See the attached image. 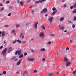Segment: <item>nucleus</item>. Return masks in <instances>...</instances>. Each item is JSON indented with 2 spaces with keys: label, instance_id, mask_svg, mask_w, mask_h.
Segmentation results:
<instances>
[{
  "label": "nucleus",
  "instance_id": "nucleus-37",
  "mask_svg": "<svg viewBox=\"0 0 76 76\" xmlns=\"http://www.w3.org/2000/svg\"><path fill=\"white\" fill-rule=\"evenodd\" d=\"M73 74H75L76 73V70L74 71L73 72Z\"/></svg>",
  "mask_w": 76,
  "mask_h": 76
},
{
  "label": "nucleus",
  "instance_id": "nucleus-52",
  "mask_svg": "<svg viewBox=\"0 0 76 76\" xmlns=\"http://www.w3.org/2000/svg\"><path fill=\"white\" fill-rule=\"evenodd\" d=\"M27 1L28 2V3H29L30 1H31V0H27Z\"/></svg>",
  "mask_w": 76,
  "mask_h": 76
},
{
  "label": "nucleus",
  "instance_id": "nucleus-8",
  "mask_svg": "<svg viewBox=\"0 0 76 76\" xmlns=\"http://www.w3.org/2000/svg\"><path fill=\"white\" fill-rule=\"evenodd\" d=\"M64 62H66V61H68V59H67V58L66 57H65L64 58Z\"/></svg>",
  "mask_w": 76,
  "mask_h": 76
},
{
  "label": "nucleus",
  "instance_id": "nucleus-12",
  "mask_svg": "<svg viewBox=\"0 0 76 76\" xmlns=\"http://www.w3.org/2000/svg\"><path fill=\"white\" fill-rule=\"evenodd\" d=\"M71 64V63H70V62H66V66H68Z\"/></svg>",
  "mask_w": 76,
  "mask_h": 76
},
{
  "label": "nucleus",
  "instance_id": "nucleus-25",
  "mask_svg": "<svg viewBox=\"0 0 76 76\" xmlns=\"http://www.w3.org/2000/svg\"><path fill=\"white\" fill-rule=\"evenodd\" d=\"M4 27L5 28H7L9 27V25H5L4 26Z\"/></svg>",
  "mask_w": 76,
  "mask_h": 76
},
{
  "label": "nucleus",
  "instance_id": "nucleus-22",
  "mask_svg": "<svg viewBox=\"0 0 76 76\" xmlns=\"http://www.w3.org/2000/svg\"><path fill=\"white\" fill-rule=\"evenodd\" d=\"M20 25L19 24L16 25V28H19V27H20Z\"/></svg>",
  "mask_w": 76,
  "mask_h": 76
},
{
  "label": "nucleus",
  "instance_id": "nucleus-49",
  "mask_svg": "<svg viewBox=\"0 0 76 76\" xmlns=\"http://www.w3.org/2000/svg\"><path fill=\"white\" fill-rule=\"evenodd\" d=\"M66 6H67V5L66 4H64V7H66Z\"/></svg>",
  "mask_w": 76,
  "mask_h": 76
},
{
  "label": "nucleus",
  "instance_id": "nucleus-27",
  "mask_svg": "<svg viewBox=\"0 0 76 76\" xmlns=\"http://www.w3.org/2000/svg\"><path fill=\"white\" fill-rule=\"evenodd\" d=\"M64 20V18L62 17L60 19V21H62V20Z\"/></svg>",
  "mask_w": 76,
  "mask_h": 76
},
{
  "label": "nucleus",
  "instance_id": "nucleus-32",
  "mask_svg": "<svg viewBox=\"0 0 76 76\" xmlns=\"http://www.w3.org/2000/svg\"><path fill=\"white\" fill-rule=\"evenodd\" d=\"M76 20V18L75 16H74L73 20L74 21H75Z\"/></svg>",
  "mask_w": 76,
  "mask_h": 76
},
{
  "label": "nucleus",
  "instance_id": "nucleus-64",
  "mask_svg": "<svg viewBox=\"0 0 76 76\" xmlns=\"http://www.w3.org/2000/svg\"><path fill=\"white\" fill-rule=\"evenodd\" d=\"M14 35H15L16 36V33H15V32L14 33Z\"/></svg>",
  "mask_w": 76,
  "mask_h": 76
},
{
  "label": "nucleus",
  "instance_id": "nucleus-63",
  "mask_svg": "<svg viewBox=\"0 0 76 76\" xmlns=\"http://www.w3.org/2000/svg\"><path fill=\"white\" fill-rule=\"evenodd\" d=\"M64 32H67V30H65L64 31Z\"/></svg>",
  "mask_w": 76,
  "mask_h": 76
},
{
  "label": "nucleus",
  "instance_id": "nucleus-43",
  "mask_svg": "<svg viewBox=\"0 0 76 76\" xmlns=\"http://www.w3.org/2000/svg\"><path fill=\"white\" fill-rule=\"evenodd\" d=\"M3 47V46L2 45L0 47V50H1Z\"/></svg>",
  "mask_w": 76,
  "mask_h": 76
},
{
  "label": "nucleus",
  "instance_id": "nucleus-46",
  "mask_svg": "<svg viewBox=\"0 0 76 76\" xmlns=\"http://www.w3.org/2000/svg\"><path fill=\"white\" fill-rule=\"evenodd\" d=\"M51 36V37H54V36H55V35H54V34H51L50 35Z\"/></svg>",
  "mask_w": 76,
  "mask_h": 76
},
{
  "label": "nucleus",
  "instance_id": "nucleus-57",
  "mask_svg": "<svg viewBox=\"0 0 76 76\" xmlns=\"http://www.w3.org/2000/svg\"><path fill=\"white\" fill-rule=\"evenodd\" d=\"M69 50V48H66V50Z\"/></svg>",
  "mask_w": 76,
  "mask_h": 76
},
{
  "label": "nucleus",
  "instance_id": "nucleus-16",
  "mask_svg": "<svg viewBox=\"0 0 76 76\" xmlns=\"http://www.w3.org/2000/svg\"><path fill=\"white\" fill-rule=\"evenodd\" d=\"M23 2L21 1V2H20V4H21L20 6H23Z\"/></svg>",
  "mask_w": 76,
  "mask_h": 76
},
{
  "label": "nucleus",
  "instance_id": "nucleus-42",
  "mask_svg": "<svg viewBox=\"0 0 76 76\" xmlns=\"http://www.w3.org/2000/svg\"><path fill=\"white\" fill-rule=\"evenodd\" d=\"M75 27V25L74 24L72 25V28H74Z\"/></svg>",
  "mask_w": 76,
  "mask_h": 76
},
{
  "label": "nucleus",
  "instance_id": "nucleus-30",
  "mask_svg": "<svg viewBox=\"0 0 76 76\" xmlns=\"http://www.w3.org/2000/svg\"><path fill=\"white\" fill-rule=\"evenodd\" d=\"M52 10L53 11H55V10H56V8L54 7L52 8Z\"/></svg>",
  "mask_w": 76,
  "mask_h": 76
},
{
  "label": "nucleus",
  "instance_id": "nucleus-4",
  "mask_svg": "<svg viewBox=\"0 0 76 76\" xmlns=\"http://www.w3.org/2000/svg\"><path fill=\"white\" fill-rule=\"evenodd\" d=\"M41 12V13H46V12H47V9L46 8H44Z\"/></svg>",
  "mask_w": 76,
  "mask_h": 76
},
{
  "label": "nucleus",
  "instance_id": "nucleus-36",
  "mask_svg": "<svg viewBox=\"0 0 76 76\" xmlns=\"http://www.w3.org/2000/svg\"><path fill=\"white\" fill-rule=\"evenodd\" d=\"M3 74H4V75H5V74H6V71L3 72Z\"/></svg>",
  "mask_w": 76,
  "mask_h": 76
},
{
  "label": "nucleus",
  "instance_id": "nucleus-9",
  "mask_svg": "<svg viewBox=\"0 0 76 76\" xmlns=\"http://www.w3.org/2000/svg\"><path fill=\"white\" fill-rule=\"evenodd\" d=\"M38 24V22H37L34 25V28L36 29L37 28V25Z\"/></svg>",
  "mask_w": 76,
  "mask_h": 76
},
{
  "label": "nucleus",
  "instance_id": "nucleus-41",
  "mask_svg": "<svg viewBox=\"0 0 76 76\" xmlns=\"http://www.w3.org/2000/svg\"><path fill=\"white\" fill-rule=\"evenodd\" d=\"M17 42V40H15L14 42H13V44H15V43H16V42Z\"/></svg>",
  "mask_w": 76,
  "mask_h": 76
},
{
  "label": "nucleus",
  "instance_id": "nucleus-38",
  "mask_svg": "<svg viewBox=\"0 0 76 76\" xmlns=\"http://www.w3.org/2000/svg\"><path fill=\"white\" fill-rule=\"evenodd\" d=\"M31 50L32 53H34V50L33 49H31Z\"/></svg>",
  "mask_w": 76,
  "mask_h": 76
},
{
  "label": "nucleus",
  "instance_id": "nucleus-58",
  "mask_svg": "<svg viewBox=\"0 0 76 76\" xmlns=\"http://www.w3.org/2000/svg\"><path fill=\"white\" fill-rule=\"evenodd\" d=\"M22 38H24V35H23V36H22Z\"/></svg>",
  "mask_w": 76,
  "mask_h": 76
},
{
  "label": "nucleus",
  "instance_id": "nucleus-15",
  "mask_svg": "<svg viewBox=\"0 0 76 76\" xmlns=\"http://www.w3.org/2000/svg\"><path fill=\"white\" fill-rule=\"evenodd\" d=\"M5 36V34L4 33V31H3L2 33V37H3Z\"/></svg>",
  "mask_w": 76,
  "mask_h": 76
},
{
  "label": "nucleus",
  "instance_id": "nucleus-53",
  "mask_svg": "<svg viewBox=\"0 0 76 76\" xmlns=\"http://www.w3.org/2000/svg\"><path fill=\"white\" fill-rule=\"evenodd\" d=\"M70 42L71 43H73V40H70Z\"/></svg>",
  "mask_w": 76,
  "mask_h": 76
},
{
  "label": "nucleus",
  "instance_id": "nucleus-7",
  "mask_svg": "<svg viewBox=\"0 0 76 76\" xmlns=\"http://www.w3.org/2000/svg\"><path fill=\"white\" fill-rule=\"evenodd\" d=\"M35 60V59L34 58H30L28 59V61H34Z\"/></svg>",
  "mask_w": 76,
  "mask_h": 76
},
{
  "label": "nucleus",
  "instance_id": "nucleus-18",
  "mask_svg": "<svg viewBox=\"0 0 76 76\" xmlns=\"http://www.w3.org/2000/svg\"><path fill=\"white\" fill-rule=\"evenodd\" d=\"M47 75L48 76H51V75H52L53 74H51L50 73H48Z\"/></svg>",
  "mask_w": 76,
  "mask_h": 76
},
{
  "label": "nucleus",
  "instance_id": "nucleus-40",
  "mask_svg": "<svg viewBox=\"0 0 76 76\" xmlns=\"http://www.w3.org/2000/svg\"><path fill=\"white\" fill-rule=\"evenodd\" d=\"M26 55H27V53H24V56H26Z\"/></svg>",
  "mask_w": 76,
  "mask_h": 76
},
{
  "label": "nucleus",
  "instance_id": "nucleus-17",
  "mask_svg": "<svg viewBox=\"0 0 76 76\" xmlns=\"http://www.w3.org/2000/svg\"><path fill=\"white\" fill-rule=\"evenodd\" d=\"M41 51H45V49L44 48H42L40 50Z\"/></svg>",
  "mask_w": 76,
  "mask_h": 76
},
{
  "label": "nucleus",
  "instance_id": "nucleus-28",
  "mask_svg": "<svg viewBox=\"0 0 76 76\" xmlns=\"http://www.w3.org/2000/svg\"><path fill=\"white\" fill-rule=\"evenodd\" d=\"M52 42L51 41H49L48 42V44L49 45H50L51 44Z\"/></svg>",
  "mask_w": 76,
  "mask_h": 76
},
{
  "label": "nucleus",
  "instance_id": "nucleus-5",
  "mask_svg": "<svg viewBox=\"0 0 76 76\" xmlns=\"http://www.w3.org/2000/svg\"><path fill=\"white\" fill-rule=\"evenodd\" d=\"M53 19H54V18L53 17H50L49 19H48V20L49 21H50V23H51Z\"/></svg>",
  "mask_w": 76,
  "mask_h": 76
},
{
  "label": "nucleus",
  "instance_id": "nucleus-45",
  "mask_svg": "<svg viewBox=\"0 0 76 76\" xmlns=\"http://www.w3.org/2000/svg\"><path fill=\"white\" fill-rule=\"evenodd\" d=\"M26 26H28L29 25V23H26Z\"/></svg>",
  "mask_w": 76,
  "mask_h": 76
},
{
  "label": "nucleus",
  "instance_id": "nucleus-20",
  "mask_svg": "<svg viewBox=\"0 0 76 76\" xmlns=\"http://www.w3.org/2000/svg\"><path fill=\"white\" fill-rule=\"evenodd\" d=\"M34 73H37V70H36V69L34 70L33 71Z\"/></svg>",
  "mask_w": 76,
  "mask_h": 76
},
{
  "label": "nucleus",
  "instance_id": "nucleus-56",
  "mask_svg": "<svg viewBox=\"0 0 76 76\" xmlns=\"http://www.w3.org/2000/svg\"><path fill=\"white\" fill-rule=\"evenodd\" d=\"M23 35V34L22 33L21 34H20V37H22V36Z\"/></svg>",
  "mask_w": 76,
  "mask_h": 76
},
{
  "label": "nucleus",
  "instance_id": "nucleus-24",
  "mask_svg": "<svg viewBox=\"0 0 76 76\" xmlns=\"http://www.w3.org/2000/svg\"><path fill=\"white\" fill-rule=\"evenodd\" d=\"M17 42L19 43H22V42L19 39H18L17 40Z\"/></svg>",
  "mask_w": 76,
  "mask_h": 76
},
{
  "label": "nucleus",
  "instance_id": "nucleus-51",
  "mask_svg": "<svg viewBox=\"0 0 76 76\" xmlns=\"http://www.w3.org/2000/svg\"><path fill=\"white\" fill-rule=\"evenodd\" d=\"M31 12L32 13V14H33V13H34V10H32L31 11Z\"/></svg>",
  "mask_w": 76,
  "mask_h": 76
},
{
  "label": "nucleus",
  "instance_id": "nucleus-19",
  "mask_svg": "<svg viewBox=\"0 0 76 76\" xmlns=\"http://www.w3.org/2000/svg\"><path fill=\"white\" fill-rule=\"evenodd\" d=\"M23 57V55L21 54V55H20V56H19V58H22Z\"/></svg>",
  "mask_w": 76,
  "mask_h": 76
},
{
  "label": "nucleus",
  "instance_id": "nucleus-48",
  "mask_svg": "<svg viewBox=\"0 0 76 76\" xmlns=\"http://www.w3.org/2000/svg\"><path fill=\"white\" fill-rule=\"evenodd\" d=\"M3 10H4V7H2L1 8V11H3Z\"/></svg>",
  "mask_w": 76,
  "mask_h": 76
},
{
  "label": "nucleus",
  "instance_id": "nucleus-6",
  "mask_svg": "<svg viewBox=\"0 0 76 76\" xmlns=\"http://www.w3.org/2000/svg\"><path fill=\"white\" fill-rule=\"evenodd\" d=\"M22 60V59H20L18 62V63L17 64V66H19V65L20 64V63H21Z\"/></svg>",
  "mask_w": 76,
  "mask_h": 76
},
{
  "label": "nucleus",
  "instance_id": "nucleus-47",
  "mask_svg": "<svg viewBox=\"0 0 76 76\" xmlns=\"http://www.w3.org/2000/svg\"><path fill=\"white\" fill-rule=\"evenodd\" d=\"M73 7H73V6H71V7H70V9H72L73 8Z\"/></svg>",
  "mask_w": 76,
  "mask_h": 76
},
{
  "label": "nucleus",
  "instance_id": "nucleus-2",
  "mask_svg": "<svg viewBox=\"0 0 76 76\" xmlns=\"http://www.w3.org/2000/svg\"><path fill=\"white\" fill-rule=\"evenodd\" d=\"M39 36L40 37L42 38V39H44V34L43 33V32H40Z\"/></svg>",
  "mask_w": 76,
  "mask_h": 76
},
{
  "label": "nucleus",
  "instance_id": "nucleus-14",
  "mask_svg": "<svg viewBox=\"0 0 76 76\" xmlns=\"http://www.w3.org/2000/svg\"><path fill=\"white\" fill-rule=\"evenodd\" d=\"M21 51H22V50H20L18 51V55L19 56H20V54H21Z\"/></svg>",
  "mask_w": 76,
  "mask_h": 76
},
{
  "label": "nucleus",
  "instance_id": "nucleus-33",
  "mask_svg": "<svg viewBox=\"0 0 76 76\" xmlns=\"http://www.w3.org/2000/svg\"><path fill=\"white\" fill-rule=\"evenodd\" d=\"M12 15V13H10L9 14H8V16H10Z\"/></svg>",
  "mask_w": 76,
  "mask_h": 76
},
{
  "label": "nucleus",
  "instance_id": "nucleus-23",
  "mask_svg": "<svg viewBox=\"0 0 76 76\" xmlns=\"http://www.w3.org/2000/svg\"><path fill=\"white\" fill-rule=\"evenodd\" d=\"M60 29L61 30H63L64 29V27L62 26L60 28Z\"/></svg>",
  "mask_w": 76,
  "mask_h": 76
},
{
  "label": "nucleus",
  "instance_id": "nucleus-29",
  "mask_svg": "<svg viewBox=\"0 0 76 76\" xmlns=\"http://www.w3.org/2000/svg\"><path fill=\"white\" fill-rule=\"evenodd\" d=\"M18 53V50H17L15 52V55H17Z\"/></svg>",
  "mask_w": 76,
  "mask_h": 76
},
{
  "label": "nucleus",
  "instance_id": "nucleus-39",
  "mask_svg": "<svg viewBox=\"0 0 76 76\" xmlns=\"http://www.w3.org/2000/svg\"><path fill=\"white\" fill-rule=\"evenodd\" d=\"M15 31L14 30H13L11 32V33H15Z\"/></svg>",
  "mask_w": 76,
  "mask_h": 76
},
{
  "label": "nucleus",
  "instance_id": "nucleus-44",
  "mask_svg": "<svg viewBox=\"0 0 76 76\" xmlns=\"http://www.w3.org/2000/svg\"><path fill=\"white\" fill-rule=\"evenodd\" d=\"M22 43H23V44H25V43H26V41H25L22 42Z\"/></svg>",
  "mask_w": 76,
  "mask_h": 76
},
{
  "label": "nucleus",
  "instance_id": "nucleus-60",
  "mask_svg": "<svg viewBox=\"0 0 76 76\" xmlns=\"http://www.w3.org/2000/svg\"><path fill=\"white\" fill-rule=\"evenodd\" d=\"M64 1H65V0H62V2H63V3H64Z\"/></svg>",
  "mask_w": 76,
  "mask_h": 76
},
{
  "label": "nucleus",
  "instance_id": "nucleus-34",
  "mask_svg": "<svg viewBox=\"0 0 76 76\" xmlns=\"http://www.w3.org/2000/svg\"><path fill=\"white\" fill-rule=\"evenodd\" d=\"M16 58V57H14L12 58L11 59V60H14V59H15Z\"/></svg>",
  "mask_w": 76,
  "mask_h": 76
},
{
  "label": "nucleus",
  "instance_id": "nucleus-31",
  "mask_svg": "<svg viewBox=\"0 0 76 76\" xmlns=\"http://www.w3.org/2000/svg\"><path fill=\"white\" fill-rule=\"evenodd\" d=\"M10 3V1H8L6 2V4H9Z\"/></svg>",
  "mask_w": 76,
  "mask_h": 76
},
{
  "label": "nucleus",
  "instance_id": "nucleus-50",
  "mask_svg": "<svg viewBox=\"0 0 76 76\" xmlns=\"http://www.w3.org/2000/svg\"><path fill=\"white\" fill-rule=\"evenodd\" d=\"M42 61H45V58H43Z\"/></svg>",
  "mask_w": 76,
  "mask_h": 76
},
{
  "label": "nucleus",
  "instance_id": "nucleus-35",
  "mask_svg": "<svg viewBox=\"0 0 76 76\" xmlns=\"http://www.w3.org/2000/svg\"><path fill=\"white\" fill-rule=\"evenodd\" d=\"M74 8H76V3H75V4H74L73 6Z\"/></svg>",
  "mask_w": 76,
  "mask_h": 76
},
{
  "label": "nucleus",
  "instance_id": "nucleus-13",
  "mask_svg": "<svg viewBox=\"0 0 76 76\" xmlns=\"http://www.w3.org/2000/svg\"><path fill=\"white\" fill-rule=\"evenodd\" d=\"M56 12H57V10H56L55 12H53L51 15V16H54V15H55V14L56 13Z\"/></svg>",
  "mask_w": 76,
  "mask_h": 76
},
{
  "label": "nucleus",
  "instance_id": "nucleus-10",
  "mask_svg": "<svg viewBox=\"0 0 76 76\" xmlns=\"http://www.w3.org/2000/svg\"><path fill=\"white\" fill-rule=\"evenodd\" d=\"M13 50L12 49V48L10 47L9 48V51L8 52V53H10V51H12Z\"/></svg>",
  "mask_w": 76,
  "mask_h": 76
},
{
  "label": "nucleus",
  "instance_id": "nucleus-59",
  "mask_svg": "<svg viewBox=\"0 0 76 76\" xmlns=\"http://www.w3.org/2000/svg\"><path fill=\"white\" fill-rule=\"evenodd\" d=\"M18 61V58L16 59H15V61Z\"/></svg>",
  "mask_w": 76,
  "mask_h": 76
},
{
  "label": "nucleus",
  "instance_id": "nucleus-11",
  "mask_svg": "<svg viewBox=\"0 0 76 76\" xmlns=\"http://www.w3.org/2000/svg\"><path fill=\"white\" fill-rule=\"evenodd\" d=\"M41 28H42V29H44V30H45V26H44V25H42L41 26Z\"/></svg>",
  "mask_w": 76,
  "mask_h": 76
},
{
  "label": "nucleus",
  "instance_id": "nucleus-21",
  "mask_svg": "<svg viewBox=\"0 0 76 76\" xmlns=\"http://www.w3.org/2000/svg\"><path fill=\"white\" fill-rule=\"evenodd\" d=\"M73 13H76V9H75L72 12Z\"/></svg>",
  "mask_w": 76,
  "mask_h": 76
},
{
  "label": "nucleus",
  "instance_id": "nucleus-26",
  "mask_svg": "<svg viewBox=\"0 0 76 76\" xmlns=\"http://www.w3.org/2000/svg\"><path fill=\"white\" fill-rule=\"evenodd\" d=\"M26 70L24 71V72L23 73V75H26Z\"/></svg>",
  "mask_w": 76,
  "mask_h": 76
},
{
  "label": "nucleus",
  "instance_id": "nucleus-61",
  "mask_svg": "<svg viewBox=\"0 0 76 76\" xmlns=\"http://www.w3.org/2000/svg\"><path fill=\"white\" fill-rule=\"evenodd\" d=\"M17 74H18V75H19V74H20L19 72H17Z\"/></svg>",
  "mask_w": 76,
  "mask_h": 76
},
{
  "label": "nucleus",
  "instance_id": "nucleus-55",
  "mask_svg": "<svg viewBox=\"0 0 76 76\" xmlns=\"http://www.w3.org/2000/svg\"><path fill=\"white\" fill-rule=\"evenodd\" d=\"M32 7H33V6H31L29 7V8H30V9H31V8H32Z\"/></svg>",
  "mask_w": 76,
  "mask_h": 76
},
{
  "label": "nucleus",
  "instance_id": "nucleus-54",
  "mask_svg": "<svg viewBox=\"0 0 76 76\" xmlns=\"http://www.w3.org/2000/svg\"><path fill=\"white\" fill-rule=\"evenodd\" d=\"M59 73V71H58L56 72V74L57 75H58Z\"/></svg>",
  "mask_w": 76,
  "mask_h": 76
},
{
  "label": "nucleus",
  "instance_id": "nucleus-3",
  "mask_svg": "<svg viewBox=\"0 0 76 76\" xmlns=\"http://www.w3.org/2000/svg\"><path fill=\"white\" fill-rule=\"evenodd\" d=\"M47 0H39V1H36L35 2V3L37 4L39 3H42L43 1H45Z\"/></svg>",
  "mask_w": 76,
  "mask_h": 76
},
{
  "label": "nucleus",
  "instance_id": "nucleus-62",
  "mask_svg": "<svg viewBox=\"0 0 76 76\" xmlns=\"http://www.w3.org/2000/svg\"><path fill=\"white\" fill-rule=\"evenodd\" d=\"M47 16H48V14H46L45 15V16H46V17H47Z\"/></svg>",
  "mask_w": 76,
  "mask_h": 76
},
{
  "label": "nucleus",
  "instance_id": "nucleus-1",
  "mask_svg": "<svg viewBox=\"0 0 76 76\" xmlns=\"http://www.w3.org/2000/svg\"><path fill=\"white\" fill-rule=\"evenodd\" d=\"M7 51V48H5L2 52L1 53L2 54H3L4 56H5L6 55V53Z\"/></svg>",
  "mask_w": 76,
  "mask_h": 76
}]
</instances>
